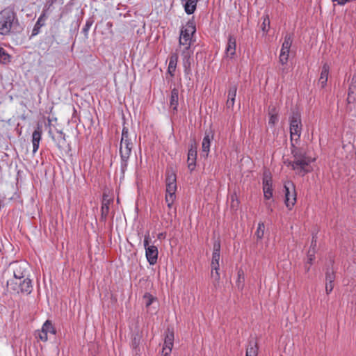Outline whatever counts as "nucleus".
I'll return each instance as SVG.
<instances>
[{
  "mask_svg": "<svg viewBox=\"0 0 356 356\" xmlns=\"http://www.w3.org/2000/svg\"><path fill=\"white\" fill-rule=\"evenodd\" d=\"M196 32V26L193 20H189L183 26L180 31L179 45L183 49H191L192 38Z\"/></svg>",
  "mask_w": 356,
  "mask_h": 356,
  "instance_id": "obj_4",
  "label": "nucleus"
},
{
  "mask_svg": "<svg viewBox=\"0 0 356 356\" xmlns=\"http://www.w3.org/2000/svg\"><path fill=\"white\" fill-rule=\"evenodd\" d=\"M334 288V282H326L325 284V291L327 294H329L332 292Z\"/></svg>",
  "mask_w": 356,
  "mask_h": 356,
  "instance_id": "obj_42",
  "label": "nucleus"
},
{
  "mask_svg": "<svg viewBox=\"0 0 356 356\" xmlns=\"http://www.w3.org/2000/svg\"><path fill=\"white\" fill-rule=\"evenodd\" d=\"M269 25H270V19L268 18V16L266 15V16L264 17V20H263V22L261 24L262 31L264 32H268Z\"/></svg>",
  "mask_w": 356,
  "mask_h": 356,
  "instance_id": "obj_36",
  "label": "nucleus"
},
{
  "mask_svg": "<svg viewBox=\"0 0 356 356\" xmlns=\"http://www.w3.org/2000/svg\"><path fill=\"white\" fill-rule=\"evenodd\" d=\"M273 202V200L270 201V202H267L266 203V205L267 209H268V211L270 213L273 212V207H272V202Z\"/></svg>",
  "mask_w": 356,
  "mask_h": 356,
  "instance_id": "obj_44",
  "label": "nucleus"
},
{
  "mask_svg": "<svg viewBox=\"0 0 356 356\" xmlns=\"http://www.w3.org/2000/svg\"><path fill=\"white\" fill-rule=\"evenodd\" d=\"M42 139V129L40 125L32 134L33 153L35 154L39 148L40 142Z\"/></svg>",
  "mask_w": 356,
  "mask_h": 356,
  "instance_id": "obj_18",
  "label": "nucleus"
},
{
  "mask_svg": "<svg viewBox=\"0 0 356 356\" xmlns=\"http://www.w3.org/2000/svg\"><path fill=\"white\" fill-rule=\"evenodd\" d=\"M92 23H93L92 20L88 19V20L86 21L84 26L83 27L82 32L84 33V35L86 36L88 35V31L90 30V27L92 26Z\"/></svg>",
  "mask_w": 356,
  "mask_h": 356,
  "instance_id": "obj_37",
  "label": "nucleus"
},
{
  "mask_svg": "<svg viewBox=\"0 0 356 356\" xmlns=\"http://www.w3.org/2000/svg\"><path fill=\"white\" fill-rule=\"evenodd\" d=\"M213 139V135L206 133L202 143V154L204 157H207L210 151L211 141Z\"/></svg>",
  "mask_w": 356,
  "mask_h": 356,
  "instance_id": "obj_20",
  "label": "nucleus"
},
{
  "mask_svg": "<svg viewBox=\"0 0 356 356\" xmlns=\"http://www.w3.org/2000/svg\"><path fill=\"white\" fill-rule=\"evenodd\" d=\"M292 38L290 35H286L284 37V42L282 43V48L280 50V54L279 56L280 63L284 65L287 63L290 49L292 44Z\"/></svg>",
  "mask_w": 356,
  "mask_h": 356,
  "instance_id": "obj_11",
  "label": "nucleus"
},
{
  "mask_svg": "<svg viewBox=\"0 0 356 356\" xmlns=\"http://www.w3.org/2000/svg\"><path fill=\"white\" fill-rule=\"evenodd\" d=\"M329 72L330 67L327 63H325L322 67L321 75L318 79V83L322 88H324L327 84Z\"/></svg>",
  "mask_w": 356,
  "mask_h": 356,
  "instance_id": "obj_22",
  "label": "nucleus"
},
{
  "mask_svg": "<svg viewBox=\"0 0 356 356\" xmlns=\"http://www.w3.org/2000/svg\"><path fill=\"white\" fill-rule=\"evenodd\" d=\"M245 276L243 270L240 269L237 272V280L236 281V286L239 291H242L244 288Z\"/></svg>",
  "mask_w": 356,
  "mask_h": 356,
  "instance_id": "obj_28",
  "label": "nucleus"
},
{
  "mask_svg": "<svg viewBox=\"0 0 356 356\" xmlns=\"http://www.w3.org/2000/svg\"><path fill=\"white\" fill-rule=\"evenodd\" d=\"M0 61L7 63L10 61V56L2 47H0Z\"/></svg>",
  "mask_w": 356,
  "mask_h": 356,
  "instance_id": "obj_34",
  "label": "nucleus"
},
{
  "mask_svg": "<svg viewBox=\"0 0 356 356\" xmlns=\"http://www.w3.org/2000/svg\"><path fill=\"white\" fill-rule=\"evenodd\" d=\"M268 115H269L268 124L270 126H275L278 122V120H279L278 113L276 111V108H272L269 111Z\"/></svg>",
  "mask_w": 356,
  "mask_h": 356,
  "instance_id": "obj_30",
  "label": "nucleus"
},
{
  "mask_svg": "<svg viewBox=\"0 0 356 356\" xmlns=\"http://www.w3.org/2000/svg\"><path fill=\"white\" fill-rule=\"evenodd\" d=\"M290 135L291 142L298 141L302 133V122L300 115L293 113L290 118Z\"/></svg>",
  "mask_w": 356,
  "mask_h": 356,
  "instance_id": "obj_7",
  "label": "nucleus"
},
{
  "mask_svg": "<svg viewBox=\"0 0 356 356\" xmlns=\"http://www.w3.org/2000/svg\"><path fill=\"white\" fill-rule=\"evenodd\" d=\"M236 40L233 35H229L227 44L225 48V55L227 57L232 58L236 54Z\"/></svg>",
  "mask_w": 356,
  "mask_h": 356,
  "instance_id": "obj_15",
  "label": "nucleus"
},
{
  "mask_svg": "<svg viewBox=\"0 0 356 356\" xmlns=\"http://www.w3.org/2000/svg\"><path fill=\"white\" fill-rule=\"evenodd\" d=\"M281 72H282V74H284L286 73V70L285 67H282V68L281 69Z\"/></svg>",
  "mask_w": 356,
  "mask_h": 356,
  "instance_id": "obj_46",
  "label": "nucleus"
},
{
  "mask_svg": "<svg viewBox=\"0 0 356 356\" xmlns=\"http://www.w3.org/2000/svg\"><path fill=\"white\" fill-rule=\"evenodd\" d=\"M165 236V234L164 233H160L158 234L157 238L159 239H162V238H164Z\"/></svg>",
  "mask_w": 356,
  "mask_h": 356,
  "instance_id": "obj_45",
  "label": "nucleus"
},
{
  "mask_svg": "<svg viewBox=\"0 0 356 356\" xmlns=\"http://www.w3.org/2000/svg\"><path fill=\"white\" fill-rule=\"evenodd\" d=\"M46 18L47 17L45 13H42L38 19L32 30L31 36H35L40 33V28L43 26L45 24Z\"/></svg>",
  "mask_w": 356,
  "mask_h": 356,
  "instance_id": "obj_23",
  "label": "nucleus"
},
{
  "mask_svg": "<svg viewBox=\"0 0 356 356\" xmlns=\"http://www.w3.org/2000/svg\"><path fill=\"white\" fill-rule=\"evenodd\" d=\"M178 100H179V91L177 88H173L171 91L170 98V106L174 110H177L178 106Z\"/></svg>",
  "mask_w": 356,
  "mask_h": 356,
  "instance_id": "obj_25",
  "label": "nucleus"
},
{
  "mask_svg": "<svg viewBox=\"0 0 356 356\" xmlns=\"http://www.w3.org/2000/svg\"><path fill=\"white\" fill-rule=\"evenodd\" d=\"M111 204L110 200H106L105 197L103 198L102 207H101V220L103 221H106L108 212H109V207Z\"/></svg>",
  "mask_w": 356,
  "mask_h": 356,
  "instance_id": "obj_24",
  "label": "nucleus"
},
{
  "mask_svg": "<svg viewBox=\"0 0 356 356\" xmlns=\"http://www.w3.org/2000/svg\"><path fill=\"white\" fill-rule=\"evenodd\" d=\"M258 347L255 341H250L246 350L245 356H257Z\"/></svg>",
  "mask_w": 356,
  "mask_h": 356,
  "instance_id": "obj_29",
  "label": "nucleus"
},
{
  "mask_svg": "<svg viewBox=\"0 0 356 356\" xmlns=\"http://www.w3.org/2000/svg\"><path fill=\"white\" fill-rule=\"evenodd\" d=\"M140 341V336L138 334L134 335V337L132 339V343H131V346H132L133 349H134V350L137 349V348L139 346Z\"/></svg>",
  "mask_w": 356,
  "mask_h": 356,
  "instance_id": "obj_38",
  "label": "nucleus"
},
{
  "mask_svg": "<svg viewBox=\"0 0 356 356\" xmlns=\"http://www.w3.org/2000/svg\"><path fill=\"white\" fill-rule=\"evenodd\" d=\"M306 270H307V271L309 270V267H307V268H306Z\"/></svg>",
  "mask_w": 356,
  "mask_h": 356,
  "instance_id": "obj_49",
  "label": "nucleus"
},
{
  "mask_svg": "<svg viewBox=\"0 0 356 356\" xmlns=\"http://www.w3.org/2000/svg\"><path fill=\"white\" fill-rule=\"evenodd\" d=\"M174 334L172 332H168L165 337L164 344L162 349V354H170L173 347Z\"/></svg>",
  "mask_w": 356,
  "mask_h": 356,
  "instance_id": "obj_16",
  "label": "nucleus"
},
{
  "mask_svg": "<svg viewBox=\"0 0 356 356\" xmlns=\"http://www.w3.org/2000/svg\"><path fill=\"white\" fill-rule=\"evenodd\" d=\"M37 337L42 341H47L48 340V334L42 330L38 331Z\"/></svg>",
  "mask_w": 356,
  "mask_h": 356,
  "instance_id": "obj_40",
  "label": "nucleus"
},
{
  "mask_svg": "<svg viewBox=\"0 0 356 356\" xmlns=\"http://www.w3.org/2000/svg\"><path fill=\"white\" fill-rule=\"evenodd\" d=\"M285 193V204L289 209H291L296 202V186L293 181H286L284 185Z\"/></svg>",
  "mask_w": 356,
  "mask_h": 356,
  "instance_id": "obj_8",
  "label": "nucleus"
},
{
  "mask_svg": "<svg viewBox=\"0 0 356 356\" xmlns=\"http://www.w3.org/2000/svg\"><path fill=\"white\" fill-rule=\"evenodd\" d=\"M197 149L195 145H191L188 153V168L193 171L196 165Z\"/></svg>",
  "mask_w": 356,
  "mask_h": 356,
  "instance_id": "obj_19",
  "label": "nucleus"
},
{
  "mask_svg": "<svg viewBox=\"0 0 356 356\" xmlns=\"http://www.w3.org/2000/svg\"><path fill=\"white\" fill-rule=\"evenodd\" d=\"M220 243L219 241H216L213 243V251L211 259V274L215 277L216 280H219L220 274L219 270V261L220 258Z\"/></svg>",
  "mask_w": 356,
  "mask_h": 356,
  "instance_id": "obj_10",
  "label": "nucleus"
},
{
  "mask_svg": "<svg viewBox=\"0 0 356 356\" xmlns=\"http://www.w3.org/2000/svg\"><path fill=\"white\" fill-rule=\"evenodd\" d=\"M15 19V14L11 10L4 9L0 12V35H7L10 33Z\"/></svg>",
  "mask_w": 356,
  "mask_h": 356,
  "instance_id": "obj_6",
  "label": "nucleus"
},
{
  "mask_svg": "<svg viewBox=\"0 0 356 356\" xmlns=\"http://www.w3.org/2000/svg\"><path fill=\"white\" fill-rule=\"evenodd\" d=\"M166 194L165 200L169 209L175 200V192L177 191L176 175L172 172H168L165 177Z\"/></svg>",
  "mask_w": 356,
  "mask_h": 356,
  "instance_id": "obj_5",
  "label": "nucleus"
},
{
  "mask_svg": "<svg viewBox=\"0 0 356 356\" xmlns=\"http://www.w3.org/2000/svg\"><path fill=\"white\" fill-rule=\"evenodd\" d=\"M178 56L177 54H173L170 58V61L168 67V73L172 77L175 76V72L177 67Z\"/></svg>",
  "mask_w": 356,
  "mask_h": 356,
  "instance_id": "obj_26",
  "label": "nucleus"
},
{
  "mask_svg": "<svg viewBox=\"0 0 356 356\" xmlns=\"http://www.w3.org/2000/svg\"><path fill=\"white\" fill-rule=\"evenodd\" d=\"M159 251L156 245H152L145 250V257L150 265H154L158 260Z\"/></svg>",
  "mask_w": 356,
  "mask_h": 356,
  "instance_id": "obj_14",
  "label": "nucleus"
},
{
  "mask_svg": "<svg viewBox=\"0 0 356 356\" xmlns=\"http://www.w3.org/2000/svg\"><path fill=\"white\" fill-rule=\"evenodd\" d=\"M133 149V143L129 136V129L123 127L120 144V155L121 158V170L124 172L127 168L128 161Z\"/></svg>",
  "mask_w": 356,
  "mask_h": 356,
  "instance_id": "obj_2",
  "label": "nucleus"
},
{
  "mask_svg": "<svg viewBox=\"0 0 356 356\" xmlns=\"http://www.w3.org/2000/svg\"><path fill=\"white\" fill-rule=\"evenodd\" d=\"M150 241H151V238H150V236H149V234L147 232L145 236H144V241H143V245H144V248L146 250L147 248L148 247H150L151 245H149V243H150Z\"/></svg>",
  "mask_w": 356,
  "mask_h": 356,
  "instance_id": "obj_41",
  "label": "nucleus"
},
{
  "mask_svg": "<svg viewBox=\"0 0 356 356\" xmlns=\"http://www.w3.org/2000/svg\"><path fill=\"white\" fill-rule=\"evenodd\" d=\"M8 290L16 293L30 294L33 290L32 281L29 278L11 279L7 282Z\"/></svg>",
  "mask_w": 356,
  "mask_h": 356,
  "instance_id": "obj_3",
  "label": "nucleus"
},
{
  "mask_svg": "<svg viewBox=\"0 0 356 356\" xmlns=\"http://www.w3.org/2000/svg\"><path fill=\"white\" fill-rule=\"evenodd\" d=\"M41 330H42L44 332H46L47 334H56L55 328L54 327L51 322L49 320H47L44 322Z\"/></svg>",
  "mask_w": 356,
  "mask_h": 356,
  "instance_id": "obj_31",
  "label": "nucleus"
},
{
  "mask_svg": "<svg viewBox=\"0 0 356 356\" xmlns=\"http://www.w3.org/2000/svg\"><path fill=\"white\" fill-rule=\"evenodd\" d=\"M347 101L349 104L356 101V74L352 76L348 93Z\"/></svg>",
  "mask_w": 356,
  "mask_h": 356,
  "instance_id": "obj_17",
  "label": "nucleus"
},
{
  "mask_svg": "<svg viewBox=\"0 0 356 356\" xmlns=\"http://www.w3.org/2000/svg\"><path fill=\"white\" fill-rule=\"evenodd\" d=\"M170 354H168V355L162 354V356H170Z\"/></svg>",
  "mask_w": 356,
  "mask_h": 356,
  "instance_id": "obj_48",
  "label": "nucleus"
},
{
  "mask_svg": "<svg viewBox=\"0 0 356 356\" xmlns=\"http://www.w3.org/2000/svg\"><path fill=\"white\" fill-rule=\"evenodd\" d=\"M335 279L334 272L332 269L327 270L325 274L326 282H334Z\"/></svg>",
  "mask_w": 356,
  "mask_h": 356,
  "instance_id": "obj_35",
  "label": "nucleus"
},
{
  "mask_svg": "<svg viewBox=\"0 0 356 356\" xmlns=\"http://www.w3.org/2000/svg\"><path fill=\"white\" fill-rule=\"evenodd\" d=\"M263 191L264 198L269 200L273 197V180L270 172L265 171L263 177Z\"/></svg>",
  "mask_w": 356,
  "mask_h": 356,
  "instance_id": "obj_12",
  "label": "nucleus"
},
{
  "mask_svg": "<svg viewBox=\"0 0 356 356\" xmlns=\"http://www.w3.org/2000/svg\"><path fill=\"white\" fill-rule=\"evenodd\" d=\"M333 1H337V3L339 5V2H341V0H332Z\"/></svg>",
  "mask_w": 356,
  "mask_h": 356,
  "instance_id": "obj_47",
  "label": "nucleus"
},
{
  "mask_svg": "<svg viewBox=\"0 0 356 356\" xmlns=\"http://www.w3.org/2000/svg\"><path fill=\"white\" fill-rule=\"evenodd\" d=\"M291 154L293 160L286 161V165L291 166L296 173L300 176H304L309 172L308 166L314 159L309 156L305 149L296 147L293 143H291Z\"/></svg>",
  "mask_w": 356,
  "mask_h": 356,
  "instance_id": "obj_1",
  "label": "nucleus"
},
{
  "mask_svg": "<svg viewBox=\"0 0 356 356\" xmlns=\"http://www.w3.org/2000/svg\"><path fill=\"white\" fill-rule=\"evenodd\" d=\"M58 146H62L65 142V134L60 131H58Z\"/></svg>",
  "mask_w": 356,
  "mask_h": 356,
  "instance_id": "obj_39",
  "label": "nucleus"
},
{
  "mask_svg": "<svg viewBox=\"0 0 356 356\" xmlns=\"http://www.w3.org/2000/svg\"><path fill=\"white\" fill-rule=\"evenodd\" d=\"M237 86L234 84L231 86L228 90L227 101L226 106L227 108H233L235 102V97L236 95Z\"/></svg>",
  "mask_w": 356,
  "mask_h": 356,
  "instance_id": "obj_21",
  "label": "nucleus"
},
{
  "mask_svg": "<svg viewBox=\"0 0 356 356\" xmlns=\"http://www.w3.org/2000/svg\"><path fill=\"white\" fill-rule=\"evenodd\" d=\"M314 259V252H312L311 250L308 252L307 254V262L311 265L312 264V261Z\"/></svg>",
  "mask_w": 356,
  "mask_h": 356,
  "instance_id": "obj_43",
  "label": "nucleus"
},
{
  "mask_svg": "<svg viewBox=\"0 0 356 356\" xmlns=\"http://www.w3.org/2000/svg\"><path fill=\"white\" fill-rule=\"evenodd\" d=\"M143 300L145 301V305L146 307H148L152 304V302H154L155 298L150 293H146L143 296Z\"/></svg>",
  "mask_w": 356,
  "mask_h": 356,
  "instance_id": "obj_33",
  "label": "nucleus"
},
{
  "mask_svg": "<svg viewBox=\"0 0 356 356\" xmlns=\"http://www.w3.org/2000/svg\"><path fill=\"white\" fill-rule=\"evenodd\" d=\"M265 232V225L263 222H259L258 223L257 229L255 232V235L257 239H261L264 236Z\"/></svg>",
  "mask_w": 356,
  "mask_h": 356,
  "instance_id": "obj_32",
  "label": "nucleus"
},
{
  "mask_svg": "<svg viewBox=\"0 0 356 356\" xmlns=\"http://www.w3.org/2000/svg\"><path fill=\"white\" fill-rule=\"evenodd\" d=\"M193 51L191 49H183L181 52L183 66L186 75L191 74V65L193 63Z\"/></svg>",
  "mask_w": 356,
  "mask_h": 356,
  "instance_id": "obj_13",
  "label": "nucleus"
},
{
  "mask_svg": "<svg viewBox=\"0 0 356 356\" xmlns=\"http://www.w3.org/2000/svg\"><path fill=\"white\" fill-rule=\"evenodd\" d=\"M13 273V279L24 278L29 274V264L26 261H16L10 264Z\"/></svg>",
  "mask_w": 356,
  "mask_h": 356,
  "instance_id": "obj_9",
  "label": "nucleus"
},
{
  "mask_svg": "<svg viewBox=\"0 0 356 356\" xmlns=\"http://www.w3.org/2000/svg\"><path fill=\"white\" fill-rule=\"evenodd\" d=\"M197 1H198V0H186V1L184 6L185 12L188 15H191L195 12V10L196 9Z\"/></svg>",
  "mask_w": 356,
  "mask_h": 356,
  "instance_id": "obj_27",
  "label": "nucleus"
}]
</instances>
